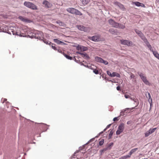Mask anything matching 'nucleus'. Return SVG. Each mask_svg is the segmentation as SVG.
<instances>
[{"label":"nucleus","instance_id":"obj_57","mask_svg":"<svg viewBox=\"0 0 159 159\" xmlns=\"http://www.w3.org/2000/svg\"><path fill=\"white\" fill-rule=\"evenodd\" d=\"M61 43L60 44H61L62 45H65L66 44V43L62 41H61Z\"/></svg>","mask_w":159,"mask_h":159},{"label":"nucleus","instance_id":"obj_51","mask_svg":"<svg viewBox=\"0 0 159 159\" xmlns=\"http://www.w3.org/2000/svg\"><path fill=\"white\" fill-rule=\"evenodd\" d=\"M95 139V138H93L90 139L87 143H89V142L93 141Z\"/></svg>","mask_w":159,"mask_h":159},{"label":"nucleus","instance_id":"obj_4","mask_svg":"<svg viewBox=\"0 0 159 159\" xmlns=\"http://www.w3.org/2000/svg\"><path fill=\"white\" fill-rule=\"evenodd\" d=\"M137 73L139 75L142 80L145 84L146 85H149V81L147 79L146 76L142 73L138 71L137 72Z\"/></svg>","mask_w":159,"mask_h":159},{"label":"nucleus","instance_id":"obj_17","mask_svg":"<svg viewBox=\"0 0 159 159\" xmlns=\"http://www.w3.org/2000/svg\"><path fill=\"white\" fill-rule=\"evenodd\" d=\"M81 55L82 57L87 60H89L90 59V57L85 52L84 53H82V54H81Z\"/></svg>","mask_w":159,"mask_h":159},{"label":"nucleus","instance_id":"obj_7","mask_svg":"<svg viewBox=\"0 0 159 159\" xmlns=\"http://www.w3.org/2000/svg\"><path fill=\"white\" fill-rule=\"evenodd\" d=\"M124 128V124L123 123H121L119 125L118 129L116 132V135H118L122 133L123 131Z\"/></svg>","mask_w":159,"mask_h":159},{"label":"nucleus","instance_id":"obj_24","mask_svg":"<svg viewBox=\"0 0 159 159\" xmlns=\"http://www.w3.org/2000/svg\"><path fill=\"white\" fill-rule=\"evenodd\" d=\"M141 2H133L132 4H135L136 6L137 7H140L141 4Z\"/></svg>","mask_w":159,"mask_h":159},{"label":"nucleus","instance_id":"obj_60","mask_svg":"<svg viewBox=\"0 0 159 159\" xmlns=\"http://www.w3.org/2000/svg\"><path fill=\"white\" fill-rule=\"evenodd\" d=\"M7 101V99H6V98H4V100H3V102H6V101Z\"/></svg>","mask_w":159,"mask_h":159},{"label":"nucleus","instance_id":"obj_32","mask_svg":"<svg viewBox=\"0 0 159 159\" xmlns=\"http://www.w3.org/2000/svg\"><path fill=\"white\" fill-rule=\"evenodd\" d=\"M51 47L53 49L55 50H57V48L56 47H55V44L52 43Z\"/></svg>","mask_w":159,"mask_h":159},{"label":"nucleus","instance_id":"obj_64","mask_svg":"<svg viewBox=\"0 0 159 159\" xmlns=\"http://www.w3.org/2000/svg\"><path fill=\"white\" fill-rule=\"evenodd\" d=\"M7 33H8V34H11V33L9 31H8L7 32Z\"/></svg>","mask_w":159,"mask_h":159},{"label":"nucleus","instance_id":"obj_47","mask_svg":"<svg viewBox=\"0 0 159 159\" xmlns=\"http://www.w3.org/2000/svg\"><path fill=\"white\" fill-rule=\"evenodd\" d=\"M72 60L75 61L76 62L78 63H79V62H80V61L76 60V58L75 57L73 58V59Z\"/></svg>","mask_w":159,"mask_h":159},{"label":"nucleus","instance_id":"obj_45","mask_svg":"<svg viewBox=\"0 0 159 159\" xmlns=\"http://www.w3.org/2000/svg\"><path fill=\"white\" fill-rule=\"evenodd\" d=\"M138 149V148H135L133 149H132V150H131V151L133 153H134Z\"/></svg>","mask_w":159,"mask_h":159},{"label":"nucleus","instance_id":"obj_16","mask_svg":"<svg viewBox=\"0 0 159 159\" xmlns=\"http://www.w3.org/2000/svg\"><path fill=\"white\" fill-rule=\"evenodd\" d=\"M41 40L43 41L46 44L50 45L51 43H52L49 41H48L46 39H45L43 37H42V38Z\"/></svg>","mask_w":159,"mask_h":159},{"label":"nucleus","instance_id":"obj_50","mask_svg":"<svg viewBox=\"0 0 159 159\" xmlns=\"http://www.w3.org/2000/svg\"><path fill=\"white\" fill-rule=\"evenodd\" d=\"M11 32H12V34L14 35H16V34H17L16 31H15L13 30V31H12Z\"/></svg>","mask_w":159,"mask_h":159},{"label":"nucleus","instance_id":"obj_63","mask_svg":"<svg viewBox=\"0 0 159 159\" xmlns=\"http://www.w3.org/2000/svg\"><path fill=\"white\" fill-rule=\"evenodd\" d=\"M108 81L109 82H113V81L111 80H108Z\"/></svg>","mask_w":159,"mask_h":159},{"label":"nucleus","instance_id":"obj_37","mask_svg":"<svg viewBox=\"0 0 159 159\" xmlns=\"http://www.w3.org/2000/svg\"><path fill=\"white\" fill-rule=\"evenodd\" d=\"M93 72L96 75L98 74H99V71L98 70L96 69H94L93 70Z\"/></svg>","mask_w":159,"mask_h":159},{"label":"nucleus","instance_id":"obj_8","mask_svg":"<svg viewBox=\"0 0 159 159\" xmlns=\"http://www.w3.org/2000/svg\"><path fill=\"white\" fill-rule=\"evenodd\" d=\"M34 38L36 39L41 40V38L43 37V34L42 32L41 31H37L36 32L34 33Z\"/></svg>","mask_w":159,"mask_h":159},{"label":"nucleus","instance_id":"obj_48","mask_svg":"<svg viewBox=\"0 0 159 159\" xmlns=\"http://www.w3.org/2000/svg\"><path fill=\"white\" fill-rule=\"evenodd\" d=\"M57 51L59 53H61L63 54V53H64L61 50L59 49H57Z\"/></svg>","mask_w":159,"mask_h":159},{"label":"nucleus","instance_id":"obj_54","mask_svg":"<svg viewBox=\"0 0 159 159\" xmlns=\"http://www.w3.org/2000/svg\"><path fill=\"white\" fill-rule=\"evenodd\" d=\"M125 97L126 98H129V95L125 94Z\"/></svg>","mask_w":159,"mask_h":159},{"label":"nucleus","instance_id":"obj_21","mask_svg":"<svg viewBox=\"0 0 159 159\" xmlns=\"http://www.w3.org/2000/svg\"><path fill=\"white\" fill-rule=\"evenodd\" d=\"M64 56L68 59L72 60L73 59L72 57H70L68 55H67L65 53H63Z\"/></svg>","mask_w":159,"mask_h":159},{"label":"nucleus","instance_id":"obj_46","mask_svg":"<svg viewBox=\"0 0 159 159\" xmlns=\"http://www.w3.org/2000/svg\"><path fill=\"white\" fill-rule=\"evenodd\" d=\"M133 122L131 120H130L127 122V124L128 125H132Z\"/></svg>","mask_w":159,"mask_h":159},{"label":"nucleus","instance_id":"obj_53","mask_svg":"<svg viewBox=\"0 0 159 159\" xmlns=\"http://www.w3.org/2000/svg\"><path fill=\"white\" fill-rule=\"evenodd\" d=\"M141 6H140V7H143L144 8H145L146 7L145 6L143 3H141Z\"/></svg>","mask_w":159,"mask_h":159},{"label":"nucleus","instance_id":"obj_11","mask_svg":"<svg viewBox=\"0 0 159 159\" xmlns=\"http://www.w3.org/2000/svg\"><path fill=\"white\" fill-rule=\"evenodd\" d=\"M42 4L44 5V7L46 8H50L52 6V3L46 0L43 1Z\"/></svg>","mask_w":159,"mask_h":159},{"label":"nucleus","instance_id":"obj_9","mask_svg":"<svg viewBox=\"0 0 159 159\" xmlns=\"http://www.w3.org/2000/svg\"><path fill=\"white\" fill-rule=\"evenodd\" d=\"M109 24L111 25L112 27L118 28L119 23L115 22L114 20L112 19H110L108 20Z\"/></svg>","mask_w":159,"mask_h":159},{"label":"nucleus","instance_id":"obj_52","mask_svg":"<svg viewBox=\"0 0 159 159\" xmlns=\"http://www.w3.org/2000/svg\"><path fill=\"white\" fill-rule=\"evenodd\" d=\"M116 89L118 91H120V86H118L116 87Z\"/></svg>","mask_w":159,"mask_h":159},{"label":"nucleus","instance_id":"obj_13","mask_svg":"<svg viewBox=\"0 0 159 159\" xmlns=\"http://www.w3.org/2000/svg\"><path fill=\"white\" fill-rule=\"evenodd\" d=\"M114 4L118 6L120 9L122 10V11H125L126 10V8L123 5L121 4L119 2H114Z\"/></svg>","mask_w":159,"mask_h":159},{"label":"nucleus","instance_id":"obj_61","mask_svg":"<svg viewBox=\"0 0 159 159\" xmlns=\"http://www.w3.org/2000/svg\"><path fill=\"white\" fill-rule=\"evenodd\" d=\"M76 53H77V54H80V55H81V54H82V53H81V52H76Z\"/></svg>","mask_w":159,"mask_h":159},{"label":"nucleus","instance_id":"obj_3","mask_svg":"<svg viewBox=\"0 0 159 159\" xmlns=\"http://www.w3.org/2000/svg\"><path fill=\"white\" fill-rule=\"evenodd\" d=\"M66 11L69 13L77 15L80 16L82 14L78 10L74 8H68L66 9Z\"/></svg>","mask_w":159,"mask_h":159},{"label":"nucleus","instance_id":"obj_2","mask_svg":"<svg viewBox=\"0 0 159 159\" xmlns=\"http://www.w3.org/2000/svg\"><path fill=\"white\" fill-rule=\"evenodd\" d=\"M25 6L33 10H37V6L33 3L25 1L24 3Z\"/></svg>","mask_w":159,"mask_h":159},{"label":"nucleus","instance_id":"obj_38","mask_svg":"<svg viewBox=\"0 0 159 159\" xmlns=\"http://www.w3.org/2000/svg\"><path fill=\"white\" fill-rule=\"evenodd\" d=\"M113 144V143H110L107 147V149H110L111 148V147L112 146Z\"/></svg>","mask_w":159,"mask_h":159},{"label":"nucleus","instance_id":"obj_49","mask_svg":"<svg viewBox=\"0 0 159 159\" xmlns=\"http://www.w3.org/2000/svg\"><path fill=\"white\" fill-rule=\"evenodd\" d=\"M28 36H29L30 38H31L32 39L34 38V33H33V34L31 35H28Z\"/></svg>","mask_w":159,"mask_h":159},{"label":"nucleus","instance_id":"obj_18","mask_svg":"<svg viewBox=\"0 0 159 159\" xmlns=\"http://www.w3.org/2000/svg\"><path fill=\"white\" fill-rule=\"evenodd\" d=\"M142 40H143L144 42L145 43L147 47L151 45L149 42L148 41L147 39L145 37Z\"/></svg>","mask_w":159,"mask_h":159},{"label":"nucleus","instance_id":"obj_30","mask_svg":"<svg viewBox=\"0 0 159 159\" xmlns=\"http://www.w3.org/2000/svg\"><path fill=\"white\" fill-rule=\"evenodd\" d=\"M56 23L61 26H63L64 23L63 22L60 20H58L56 21Z\"/></svg>","mask_w":159,"mask_h":159},{"label":"nucleus","instance_id":"obj_41","mask_svg":"<svg viewBox=\"0 0 159 159\" xmlns=\"http://www.w3.org/2000/svg\"><path fill=\"white\" fill-rule=\"evenodd\" d=\"M104 140L102 139L99 142V145L100 146L102 145L104 143Z\"/></svg>","mask_w":159,"mask_h":159},{"label":"nucleus","instance_id":"obj_19","mask_svg":"<svg viewBox=\"0 0 159 159\" xmlns=\"http://www.w3.org/2000/svg\"><path fill=\"white\" fill-rule=\"evenodd\" d=\"M95 59L96 61L102 63L103 59L100 57L96 56L95 57Z\"/></svg>","mask_w":159,"mask_h":159},{"label":"nucleus","instance_id":"obj_26","mask_svg":"<svg viewBox=\"0 0 159 159\" xmlns=\"http://www.w3.org/2000/svg\"><path fill=\"white\" fill-rule=\"evenodd\" d=\"M81 2L84 5H85L89 2V0H80Z\"/></svg>","mask_w":159,"mask_h":159},{"label":"nucleus","instance_id":"obj_36","mask_svg":"<svg viewBox=\"0 0 159 159\" xmlns=\"http://www.w3.org/2000/svg\"><path fill=\"white\" fill-rule=\"evenodd\" d=\"M118 28L120 29H123L125 28V26L123 25H121L119 24Z\"/></svg>","mask_w":159,"mask_h":159},{"label":"nucleus","instance_id":"obj_62","mask_svg":"<svg viewBox=\"0 0 159 159\" xmlns=\"http://www.w3.org/2000/svg\"><path fill=\"white\" fill-rule=\"evenodd\" d=\"M84 66L88 68L89 66H88V65H84Z\"/></svg>","mask_w":159,"mask_h":159},{"label":"nucleus","instance_id":"obj_25","mask_svg":"<svg viewBox=\"0 0 159 159\" xmlns=\"http://www.w3.org/2000/svg\"><path fill=\"white\" fill-rule=\"evenodd\" d=\"M53 41L54 42L56 43L57 44H60L61 43V41L57 39H53Z\"/></svg>","mask_w":159,"mask_h":159},{"label":"nucleus","instance_id":"obj_23","mask_svg":"<svg viewBox=\"0 0 159 159\" xmlns=\"http://www.w3.org/2000/svg\"><path fill=\"white\" fill-rule=\"evenodd\" d=\"M153 54L154 56L159 60V54L157 51L153 52Z\"/></svg>","mask_w":159,"mask_h":159},{"label":"nucleus","instance_id":"obj_56","mask_svg":"<svg viewBox=\"0 0 159 159\" xmlns=\"http://www.w3.org/2000/svg\"><path fill=\"white\" fill-rule=\"evenodd\" d=\"M133 154V153L131 152V151H130L129 152V155H128L129 156H130H130L131 155Z\"/></svg>","mask_w":159,"mask_h":159},{"label":"nucleus","instance_id":"obj_40","mask_svg":"<svg viewBox=\"0 0 159 159\" xmlns=\"http://www.w3.org/2000/svg\"><path fill=\"white\" fill-rule=\"evenodd\" d=\"M130 79H135V76L132 73H130Z\"/></svg>","mask_w":159,"mask_h":159},{"label":"nucleus","instance_id":"obj_22","mask_svg":"<svg viewBox=\"0 0 159 159\" xmlns=\"http://www.w3.org/2000/svg\"><path fill=\"white\" fill-rule=\"evenodd\" d=\"M111 124H110L108 125H107V126L104 129L103 131H102L99 133V135H100L101 134H102L103 133V132L105 131L107 129H108V128H109L110 127V126H111Z\"/></svg>","mask_w":159,"mask_h":159},{"label":"nucleus","instance_id":"obj_43","mask_svg":"<svg viewBox=\"0 0 159 159\" xmlns=\"http://www.w3.org/2000/svg\"><path fill=\"white\" fill-rule=\"evenodd\" d=\"M102 63H103L105 65H107L108 64V62L102 59Z\"/></svg>","mask_w":159,"mask_h":159},{"label":"nucleus","instance_id":"obj_39","mask_svg":"<svg viewBox=\"0 0 159 159\" xmlns=\"http://www.w3.org/2000/svg\"><path fill=\"white\" fill-rule=\"evenodd\" d=\"M148 48H149V49L151 52H152V53H153V52H154L155 51H153V49L152 48V47L151 45H150L149 46H148Z\"/></svg>","mask_w":159,"mask_h":159},{"label":"nucleus","instance_id":"obj_55","mask_svg":"<svg viewBox=\"0 0 159 159\" xmlns=\"http://www.w3.org/2000/svg\"><path fill=\"white\" fill-rule=\"evenodd\" d=\"M120 118V116H118L117 117H115L113 118V119H119Z\"/></svg>","mask_w":159,"mask_h":159},{"label":"nucleus","instance_id":"obj_6","mask_svg":"<svg viewBox=\"0 0 159 159\" xmlns=\"http://www.w3.org/2000/svg\"><path fill=\"white\" fill-rule=\"evenodd\" d=\"M89 39L94 42H99L102 41L100 35H94L92 37H89Z\"/></svg>","mask_w":159,"mask_h":159},{"label":"nucleus","instance_id":"obj_44","mask_svg":"<svg viewBox=\"0 0 159 159\" xmlns=\"http://www.w3.org/2000/svg\"><path fill=\"white\" fill-rule=\"evenodd\" d=\"M107 74L108 75H109V76H110L111 77H112V73H111L109 71H108V70L107 71Z\"/></svg>","mask_w":159,"mask_h":159},{"label":"nucleus","instance_id":"obj_10","mask_svg":"<svg viewBox=\"0 0 159 159\" xmlns=\"http://www.w3.org/2000/svg\"><path fill=\"white\" fill-rule=\"evenodd\" d=\"M120 43L122 44L126 45L128 46H131L133 44L132 42V41L126 40H121Z\"/></svg>","mask_w":159,"mask_h":159},{"label":"nucleus","instance_id":"obj_35","mask_svg":"<svg viewBox=\"0 0 159 159\" xmlns=\"http://www.w3.org/2000/svg\"><path fill=\"white\" fill-rule=\"evenodd\" d=\"M148 94L149 97L148 101L149 102H150V100H151V102L150 103V105H151L152 104V99L151 97L150 94L149 93H148Z\"/></svg>","mask_w":159,"mask_h":159},{"label":"nucleus","instance_id":"obj_28","mask_svg":"<svg viewBox=\"0 0 159 159\" xmlns=\"http://www.w3.org/2000/svg\"><path fill=\"white\" fill-rule=\"evenodd\" d=\"M16 35L19 36L20 37H25L26 36V35H23V34L21 32L20 33L17 32V34H16Z\"/></svg>","mask_w":159,"mask_h":159},{"label":"nucleus","instance_id":"obj_58","mask_svg":"<svg viewBox=\"0 0 159 159\" xmlns=\"http://www.w3.org/2000/svg\"><path fill=\"white\" fill-rule=\"evenodd\" d=\"M89 68V69H90L92 70H93L94 69L91 66H89V67H88Z\"/></svg>","mask_w":159,"mask_h":159},{"label":"nucleus","instance_id":"obj_42","mask_svg":"<svg viewBox=\"0 0 159 159\" xmlns=\"http://www.w3.org/2000/svg\"><path fill=\"white\" fill-rule=\"evenodd\" d=\"M81 47L82 46L78 45L76 47L77 50H81L82 48Z\"/></svg>","mask_w":159,"mask_h":159},{"label":"nucleus","instance_id":"obj_59","mask_svg":"<svg viewBox=\"0 0 159 159\" xmlns=\"http://www.w3.org/2000/svg\"><path fill=\"white\" fill-rule=\"evenodd\" d=\"M80 65H81V66H84V65H84V64L83 63H82V62H80Z\"/></svg>","mask_w":159,"mask_h":159},{"label":"nucleus","instance_id":"obj_12","mask_svg":"<svg viewBox=\"0 0 159 159\" xmlns=\"http://www.w3.org/2000/svg\"><path fill=\"white\" fill-rule=\"evenodd\" d=\"M157 129L156 128H150L148 131L145 133V136L148 137L149 135L153 133Z\"/></svg>","mask_w":159,"mask_h":159},{"label":"nucleus","instance_id":"obj_15","mask_svg":"<svg viewBox=\"0 0 159 159\" xmlns=\"http://www.w3.org/2000/svg\"><path fill=\"white\" fill-rule=\"evenodd\" d=\"M18 18L24 22L29 23L30 22V20L27 19L21 16H19L18 17Z\"/></svg>","mask_w":159,"mask_h":159},{"label":"nucleus","instance_id":"obj_1","mask_svg":"<svg viewBox=\"0 0 159 159\" xmlns=\"http://www.w3.org/2000/svg\"><path fill=\"white\" fill-rule=\"evenodd\" d=\"M130 98L133 101H134V102H136V106L134 107H132V108H126L125 109L121 111L120 112V115L119 116L120 118L121 116H126V113L127 112H130L132 110L135 109L136 107H137L139 104V102H138V100L137 99H132V98ZM125 116H124V117Z\"/></svg>","mask_w":159,"mask_h":159},{"label":"nucleus","instance_id":"obj_27","mask_svg":"<svg viewBox=\"0 0 159 159\" xmlns=\"http://www.w3.org/2000/svg\"><path fill=\"white\" fill-rule=\"evenodd\" d=\"M113 132H114V131L113 130V129L111 130L110 133L108 135V138L109 139H110L111 138V137L112 136Z\"/></svg>","mask_w":159,"mask_h":159},{"label":"nucleus","instance_id":"obj_20","mask_svg":"<svg viewBox=\"0 0 159 159\" xmlns=\"http://www.w3.org/2000/svg\"><path fill=\"white\" fill-rule=\"evenodd\" d=\"M115 76L117 77L120 78V74L117 73L115 72H113L112 73V77H115Z\"/></svg>","mask_w":159,"mask_h":159},{"label":"nucleus","instance_id":"obj_29","mask_svg":"<svg viewBox=\"0 0 159 159\" xmlns=\"http://www.w3.org/2000/svg\"><path fill=\"white\" fill-rule=\"evenodd\" d=\"M16 35L19 36L20 37H25L26 36V35H23V34L21 32L20 33L17 32V34H16Z\"/></svg>","mask_w":159,"mask_h":159},{"label":"nucleus","instance_id":"obj_34","mask_svg":"<svg viewBox=\"0 0 159 159\" xmlns=\"http://www.w3.org/2000/svg\"><path fill=\"white\" fill-rule=\"evenodd\" d=\"M81 48H82L81 50V51H86L88 49V48L87 47L84 46H82Z\"/></svg>","mask_w":159,"mask_h":159},{"label":"nucleus","instance_id":"obj_14","mask_svg":"<svg viewBox=\"0 0 159 159\" xmlns=\"http://www.w3.org/2000/svg\"><path fill=\"white\" fill-rule=\"evenodd\" d=\"M134 31L142 39L145 37L144 34L141 31H139L137 29H135Z\"/></svg>","mask_w":159,"mask_h":159},{"label":"nucleus","instance_id":"obj_31","mask_svg":"<svg viewBox=\"0 0 159 159\" xmlns=\"http://www.w3.org/2000/svg\"><path fill=\"white\" fill-rule=\"evenodd\" d=\"M130 157V156H129L128 155H126L124 156H122L120 157L119 159H126Z\"/></svg>","mask_w":159,"mask_h":159},{"label":"nucleus","instance_id":"obj_33","mask_svg":"<svg viewBox=\"0 0 159 159\" xmlns=\"http://www.w3.org/2000/svg\"><path fill=\"white\" fill-rule=\"evenodd\" d=\"M109 31L112 34H115V32L113 29H109Z\"/></svg>","mask_w":159,"mask_h":159},{"label":"nucleus","instance_id":"obj_5","mask_svg":"<svg viewBox=\"0 0 159 159\" xmlns=\"http://www.w3.org/2000/svg\"><path fill=\"white\" fill-rule=\"evenodd\" d=\"M76 27L79 30L84 31L85 32H88L90 31L89 28V27H85L81 25H77Z\"/></svg>","mask_w":159,"mask_h":159}]
</instances>
